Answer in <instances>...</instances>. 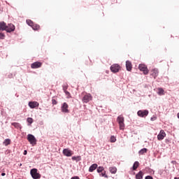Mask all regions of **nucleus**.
<instances>
[{"instance_id":"9b49d317","label":"nucleus","mask_w":179,"mask_h":179,"mask_svg":"<svg viewBox=\"0 0 179 179\" xmlns=\"http://www.w3.org/2000/svg\"><path fill=\"white\" fill-rule=\"evenodd\" d=\"M150 76H152L154 79H156L159 76V70L157 69H153L150 71Z\"/></svg>"},{"instance_id":"e433bc0d","label":"nucleus","mask_w":179,"mask_h":179,"mask_svg":"<svg viewBox=\"0 0 179 179\" xmlns=\"http://www.w3.org/2000/svg\"><path fill=\"white\" fill-rule=\"evenodd\" d=\"M150 120H151L152 121H156L157 117H156V116H153L152 117H151Z\"/></svg>"},{"instance_id":"f257e3e1","label":"nucleus","mask_w":179,"mask_h":179,"mask_svg":"<svg viewBox=\"0 0 179 179\" xmlns=\"http://www.w3.org/2000/svg\"><path fill=\"white\" fill-rule=\"evenodd\" d=\"M117 121L119 124L120 129H124L125 128V124L124 123V117L122 115H119L117 118Z\"/></svg>"},{"instance_id":"4be33fe9","label":"nucleus","mask_w":179,"mask_h":179,"mask_svg":"<svg viewBox=\"0 0 179 179\" xmlns=\"http://www.w3.org/2000/svg\"><path fill=\"white\" fill-rule=\"evenodd\" d=\"M31 27H32L33 30H40V25H38L37 24L34 23Z\"/></svg>"},{"instance_id":"0eeeda50","label":"nucleus","mask_w":179,"mask_h":179,"mask_svg":"<svg viewBox=\"0 0 179 179\" xmlns=\"http://www.w3.org/2000/svg\"><path fill=\"white\" fill-rule=\"evenodd\" d=\"M148 115H149V110H138L137 112V115H138V117H141L142 118H143V117H148Z\"/></svg>"},{"instance_id":"6ab92c4d","label":"nucleus","mask_w":179,"mask_h":179,"mask_svg":"<svg viewBox=\"0 0 179 179\" xmlns=\"http://www.w3.org/2000/svg\"><path fill=\"white\" fill-rule=\"evenodd\" d=\"M12 125L15 128H17V129H19V128L22 129V125H20V123L13 122V123H12Z\"/></svg>"},{"instance_id":"39448f33","label":"nucleus","mask_w":179,"mask_h":179,"mask_svg":"<svg viewBox=\"0 0 179 179\" xmlns=\"http://www.w3.org/2000/svg\"><path fill=\"white\" fill-rule=\"evenodd\" d=\"M138 69L141 72H143L144 75H148V73H149V69H148V67L145 64H139Z\"/></svg>"},{"instance_id":"dca6fc26","label":"nucleus","mask_w":179,"mask_h":179,"mask_svg":"<svg viewBox=\"0 0 179 179\" xmlns=\"http://www.w3.org/2000/svg\"><path fill=\"white\" fill-rule=\"evenodd\" d=\"M126 69L127 71H132V63L129 61L126 62Z\"/></svg>"},{"instance_id":"4468645a","label":"nucleus","mask_w":179,"mask_h":179,"mask_svg":"<svg viewBox=\"0 0 179 179\" xmlns=\"http://www.w3.org/2000/svg\"><path fill=\"white\" fill-rule=\"evenodd\" d=\"M8 25H6V23L5 22H0V30L2 31H4L7 30Z\"/></svg>"},{"instance_id":"b1692460","label":"nucleus","mask_w":179,"mask_h":179,"mask_svg":"<svg viewBox=\"0 0 179 179\" xmlns=\"http://www.w3.org/2000/svg\"><path fill=\"white\" fill-rule=\"evenodd\" d=\"M148 152L147 148H143L139 151V155H145Z\"/></svg>"},{"instance_id":"c756f323","label":"nucleus","mask_w":179,"mask_h":179,"mask_svg":"<svg viewBox=\"0 0 179 179\" xmlns=\"http://www.w3.org/2000/svg\"><path fill=\"white\" fill-rule=\"evenodd\" d=\"M27 122L31 125V124H33V118L31 117H28L27 119Z\"/></svg>"},{"instance_id":"9d476101","label":"nucleus","mask_w":179,"mask_h":179,"mask_svg":"<svg viewBox=\"0 0 179 179\" xmlns=\"http://www.w3.org/2000/svg\"><path fill=\"white\" fill-rule=\"evenodd\" d=\"M63 155L66 156V157H71L73 155V152L69 150V148H65L63 150Z\"/></svg>"},{"instance_id":"a878e982","label":"nucleus","mask_w":179,"mask_h":179,"mask_svg":"<svg viewBox=\"0 0 179 179\" xmlns=\"http://www.w3.org/2000/svg\"><path fill=\"white\" fill-rule=\"evenodd\" d=\"M27 24L31 27H32L33 24H34V22H33L31 20H27Z\"/></svg>"},{"instance_id":"aec40b11","label":"nucleus","mask_w":179,"mask_h":179,"mask_svg":"<svg viewBox=\"0 0 179 179\" xmlns=\"http://www.w3.org/2000/svg\"><path fill=\"white\" fill-rule=\"evenodd\" d=\"M157 90H158V94L159 96L164 95V90H163V88H162V87L157 88Z\"/></svg>"},{"instance_id":"20e7f679","label":"nucleus","mask_w":179,"mask_h":179,"mask_svg":"<svg viewBox=\"0 0 179 179\" xmlns=\"http://www.w3.org/2000/svg\"><path fill=\"white\" fill-rule=\"evenodd\" d=\"M121 70V66H119L118 64H114L110 66V71L113 73H117V72H120Z\"/></svg>"},{"instance_id":"2f4dec72","label":"nucleus","mask_w":179,"mask_h":179,"mask_svg":"<svg viewBox=\"0 0 179 179\" xmlns=\"http://www.w3.org/2000/svg\"><path fill=\"white\" fill-rule=\"evenodd\" d=\"M63 90L64 92H66V90H68V85L65 84L63 85Z\"/></svg>"},{"instance_id":"412c9836","label":"nucleus","mask_w":179,"mask_h":179,"mask_svg":"<svg viewBox=\"0 0 179 179\" xmlns=\"http://www.w3.org/2000/svg\"><path fill=\"white\" fill-rule=\"evenodd\" d=\"M109 171L112 174H115V173H117V168L116 167H110Z\"/></svg>"},{"instance_id":"c9c22d12","label":"nucleus","mask_w":179,"mask_h":179,"mask_svg":"<svg viewBox=\"0 0 179 179\" xmlns=\"http://www.w3.org/2000/svg\"><path fill=\"white\" fill-rule=\"evenodd\" d=\"M145 179H153V177L150 176H147Z\"/></svg>"},{"instance_id":"f03ea898","label":"nucleus","mask_w":179,"mask_h":179,"mask_svg":"<svg viewBox=\"0 0 179 179\" xmlns=\"http://www.w3.org/2000/svg\"><path fill=\"white\" fill-rule=\"evenodd\" d=\"M27 140L30 144L32 145V146L37 144V139H36V137H34V136L32 134L27 135Z\"/></svg>"},{"instance_id":"ddd939ff","label":"nucleus","mask_w":179,"mask_h":179,"mask_svg":"<svg viewBox=\"0 0 179 179\" xmlns=\"http://www.w3.org/2000/svg\"><path fill=\"white\" fill-rule=\"evenodd\" d=\"M15 25L13 24H8L7 25V29L6 31L7 33H12V31H15Z\"/></svg>"},{"instance_id":"5701e85b","label":"nucleus","mask_w":179,"mask_h":179,"mask_svg":"<svg viewBox=\"0 0 179 179\" xmlns=\"http://www.w3.org/2000/svg\"><path fill=\"white\" fill-rule=\"evenodd\" d=\"M3 145H5V146H8V145H10V139L7 138L3 141Z\"/></svg>"},{"instance_id":"4c0bfd02","label":"nucleus","mask_w":179,"mask_h":179,"mask_svg":"<svg viewBox=\"0 0 179 179\" xmlns=\"http://www.w3.org/2000/svg\"><path fill=\"white\" fill-rule=\"evenodd\" d=\"M24 155H27V150H24Z\"/></svg>"},{"instance_id":"7c9ffc66","label":"nucleus","mask_w":179,"mask_h":179,"mask_svg":"<svg viewBox=\"0 0 179 179\" xmlns=\"http://www.w3.org/2000/svg\"><path fill=\"white\" fill-rule=\"evenodd\" d=\"M66 96H67L68 99H71V93L68 91H64Z\"/></svg>"},{"instance_id":"ea45409f","label":"nucleus","mask_w":179,"mask_h":179,"mask_svg":"<svg viewBox=\"0 0 179 179\" xmlns=\"http://www.w3.org/2000/svg\"><path fill=\"white\" fill-rule=\"evenodd\" d=\"M174 179H179L178 178H175Z\"/></svg>"},{"instance_id":"58836bf2","label":"nucleus","mask_w":179,"mask_h":179,"mask_svg":"<svg viewBox=\"0 0 179 179\" xmlns=\"http://www.w3.org/2000/svg\"><path fill=\"white\" fill-rule=\"evenodd\" d=\"M1 176H2V177H4V176H6V173H1Z\"/></svg>"},{"instance_id":"72a5a7b5","label":"nucleus","mask_w":179,"mask_h":179,"mask_svg":"<svg viewBox=\"0 0 179 179\" xmlns=\"http://www.w3.org/2000/svg\"><path fill=\"white\" fill-rule=\"evenodd\" d=\"M57 103H58V102L57 101V100H55V99H52V104H53V106L57 105Z\"/></svg>"},{"instance_id":"a211bd4d","label":"nucleus","mask_w":179,"mask_h":179,"mask_svg":"<svg viewBox=\"0 0 179 179\" xmlns=\"http://www.w3.org/2000/svg\"><path fill=\"white\" fill-rule=\"evenodd\" d=\"M143 178V172L142 171H140L136 175V179H142Z\"/></svg>"},{"instance_id":"f704fd0d","label":"nucleus","mask_w":179,"mask_h":179,"mask_svg":"<svg viewBox=\"0 0 179 179\" xmlns=\"http://www.w3.org/2000/svg\"><path fill=\"white\" fill-rule=\"evenodd\" d=\"M101 176H102V177H105V178H108V176H107V175H106V173H102Z\"/></svg>"},{"instance_id":"7ed1b4c3","label":"nucleus","mask_w":179,"mask_h":179,"mask_svg":"<svg viewBox=\"0 0 179 179\" xmlns=\"http://www.w3.org/2000/svg\"><path fill=\"white\" fill-rule=\"evenodd\" d=\"M31 176L32 177V178L34 179H40L41 178V175H40V173H38L37 172V169H33L31 170L30 171Z\"/></svg>"},{"instance_id":"f3484780","label":"nucleus","mask_w":179,"mask_h":179,"mask_svg":"<svg viewBox=\"0 0 179 179\" xmlns=\"http://www.w3.org/2000/svg\"><path fill=\"white\" fill-rule=\"evenodd\" d=\"M97 168V164H93L90 168H89V171L90 173H93L94 170Z\"/></svg>"},{"instance_id":"6e6552de","label":"nucleus","mask_w":179,"mask_h":179,"mask_svg":"<svg viewBox=\"0 0 179 179\" xmlns=\"http://www.w3.org/2000/svg\"><path fill=\"white\" fill-rule=\"evenodd\" d=\"M68 108H69V106H68V103H66V102L63 103L61 107L62 113H69V109Z\"/></svg>"},{"instance_id":"c85d7f7f","label":"nucleus","mask_w":179,"mask_h":179,"mask_svg":"<svg viewBox=\"0 0 179 179\" xmlns=\"http://www.w3.org/2000/svg\"><path fill=\"white\" fill-rule=\"evenodd\" d=\"M103 171H104V167H103V166H99L97 169V173H101Z\"/></svg>"},{"instance_id":"1a4fd4ad","label":"nucleus","mask_w":179,"mask_h":179,"mask_svg":"<svg viewBox=\"0 0 179 179\" xmlns=\"http://www.w3.org/2000/svg\"><path fill=\"white\" fill-rule=\"evenodd\" d=\"M43 66V63L40 62H35L31 64V68L32 69H37L38 68H41Z\"/></svg>"},{"instance_id":"393cba45","label":"nucleus","mask_w":179,"mask_h":179,"mask_svg":"<svg viewBox=\"0 0 179 179\" xmlns=\"http://www.w3.org/2000/svg\"><path fill=\"white\" fill-rule=\"evenodd\" d=\"M139 167V162H135L134 165H133V170H136Z\"/></svg>"},{"instance_id":"473e14b6","label":"nucleus","mask_w":179,"mask_h":179,"mask_svg":"<svg viewBox=\"0 0 179 179\" xmlns=\"http://www.w3.org/2000/svg\"><path fill=\"white\" fill-rule=\"evenodd\" d=\"M0 40H5V34L0 33Z\"/></svg>"},{"instance_id":"bb28decb","label":"nucleus","mask_w":179,"mask_h":179,"mask_svg":"<svg viewBox=\"0 0 179 179\" xmlns=\"http://www.w3.org/2000/svg\"><path fill=\"white\" fill-rule=\"evenodd\" d=\"M116 141H117V138H115V136H112L110 137V142H111V143H114V142H116Z\"/></svg>"},{"instance_id":"423d86ee","label":"nucleus","mask_w":179,"mask_h":179,"mask_svg":"<svg viewBox=\"0 0 179 179\" xmlns=\"http://www.w3.org/2000/svg\"><path fill=\"white\" fill-rule=\"evenodd\" d=\"M92 99H93V97L92 96V94H86L83 97L82 101H83V103H89V101H92Z\"/></svg>"},{"instance_id":"2eb2a0df","label":"nucleus","mask_w":179,"mask_h":179,"mask_svg":"<svg viewBox=\"0 0 179 179\" xmlns=\"http://www.w3.org/2000/svg\"><path fill=\"white\" fill-rule=\"evenodd\" d=\"M29 106L30 108H36V107H38L39 103L37 101H31L29 103Z\"/></svg>"},{"instance_id":"cd10ccee","label":"nucleus","mask_w":179,"mask_h":179,"mask_svg":"<svg viewBox=\"0 0 179 179\" xmlns=\"http://www.w3.org/2000/svg\"><path fill=\"white\" fill-rule=\"evenodd\" d=\"M72 160L75 161L77 160V162L80 161V156H78V157H72Z\"/></svg>"},{"instance_id":"f8f14e48","label":"nucleus","mask_w":179,"mask_h":179,"mask_svg":"<svg viewBox=\"0 0 179 179\" xmlns=\"http://www.w3.org/2000/svg\"><path fill=\"white\" fill-rule=\"evenodd\" d=\"M164 138H166V132H164V130H161L157 136V139L158 141H163Z\"/></svg>"}]
</instances>
